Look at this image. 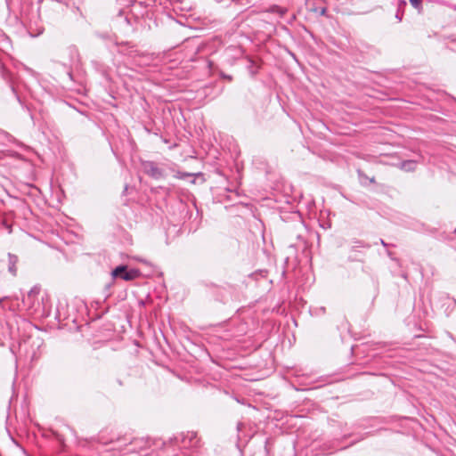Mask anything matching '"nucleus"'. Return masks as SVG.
I'll return each mask as SVG.
<instances>
[{
  "instance_id": "5",
  "label": "nucleus",
  "mask_w": 456,
  "mask_h": 456,
  "mask_svg": "<svg viewBox=\"0 0 456 456\" xmlns=\"http://www.w3.org/2000/svg\"><path fill=\"white\" fill-rule=\"evenodd\" d=\"M411 5L415 8H419L421 4L422 0H409Z\"/></svg>"
},
{
  "instance_id": "4",
  "label": "nucleus",
  "mask_w": 456,
  "mask_h": 456,
  "mask_svg": "<svg viewBox=\"0 0 456 456\" xmlns=\"http://www.w3.org/2000/svg\"><path fill=\"white\" fill-rule=\"evenodd\" d=\"M415 167L416 162L411 160L403 162L402 164V168L405 171H412L415 169Z\"/></svg>"
},
{
  "instance_id": "1",
  "label": "nucleus",
  "mask_w": 456,
  "mask_h": 456,
  "mask_svg": "<svg viewBox=\"0 0 456 456\" xmlns=\"http://www.w3.org/2000/svg\"><path fill=\"white\" fill-rule=\"evenodd\" d=\"M141 273L138 269H128L126 265H121L117 266L111 272L112 278H121L124 281H130L140 276Z\"/></svg>"
},
{
  "instance_id": "3",
  "label": "nucleus",
  "mask_w": 456,
  "mask_h": 456,
  "mask_svg": "<svg viewBox=\"0 0 456 456\" xmlns=\"http://www.w3.org/2000/svg\"><path fill=\"white\" fill-rule=\"evenodd\" d=\"M18 262V256L11 253L8 254V271L13 276L16 275L17 268L16 264Z\"/></svg>"
},
{
  "instance_id": "2",
  "label": "nucleus",
  "mask_w": 456,
  "mask_h": 456,
  "mask_svg": "<svg viewBox=\"0 0 456 456\" xmlns=\"http://www.w3.org/2000/svg\"><path fill=\"white\" fill-rule=\"evenodd\" d=\"M142 171L150 176L159 179L163 176V172L159 169L157 165L152 161H142Z\"/></svg>"
},
{
  "instance_id": "7",
  "label": "nucleus",
  "mask_w": 456,
  "mask_h": 456,
  "mask_svg": "<svg viewBox=\"0 0 456 456\" xmlns=\"http://www.w3.org/2000/svg\"><path fill=\"white\" fill-rule=\"evenodd\" d=\"M396 19H398L399 20H401V17L397 14L396 15Z\"/></svg>"
},
{
  "instance_id": "6",
  "label": "nucleus",
  "mask_w": 456,
  "mask_h": 456,
  "mask_svg": "<svg viewBox=\"0 0 456 456\" xmlns=\"http://www.w3.org/2000/svg\"><path fill=\"white\" fill-rule=\"evenodd\" d=\"M326 12H327V9L325 7H322V8L320 9V14L321 15H325Z\"/></svg>"
}]
</instances>
